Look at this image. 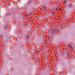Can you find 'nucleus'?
Masks as SVG:
<instances>
[{"label":"nucleus","instance_id":"nucleus-5","mask_svg":"<svg viewBox=\"0 0 75 75\" xmlns=\"http://www.w3.org/2000/svg\"><path fill=\"white\" fill-rule=\"evenodd\" d=\"M70 47L71 48H73V47L71 46H70Z\"/></svg>","mask_w":75,"mask_h":75},{"label":"nucleus","instance_id":"nucleus-3","mask_svg":"<svg viewBox=\"0 0 75 75\" xmlns=\"http://www.w3.org/2000/svg\"><path fill=\"white\" fill-rule=\"evenodd\" d=\"M44 16H41V17H40V18H44Z\"/></svg>","mask_w":75,"mask_h":75},{"label":"nucleus","instance_id":"nucleus-9","mask_svg":"<svg viewBox=\"0 0 75 75\" xmlns=\"http://www.w3.org/2000/svg\"><path fill=\"white\" fill-rule=\"evenodd\" d=\"M69 6H70V7H71V5H69Z\"/></svg>","mask_w":75,"mask_h":75},{"label":"nucleus","instance_id":"nucleus-4","mask_svg":"<svg viewBox=\"0 0 75 75\" xmlns=\"http://www.w3.org/2000/svg\"><path fill=\"white\" fill-rule=\"evenodd\" d=\"M54 10H58V8H54Z\"/></svg>","mask_w":75,"mask_h":75},{"label":"nucleus","instance_id":"nucleus-11","mask_svg":"<svg viewBox=\"0 0 75 75\" xmlns=\"http://www.w3.org/2000/svg\"><path fill=\"white\" fill-rule=\"evenodd\" d=\"M36 52L37 53V51H36Z\"/></svg>","mask_w":75,"mask_h":75},{"label":"nucleus","instance_id":"nucleus-10","mask_svg":"<svg viewBox=\"0 0 75 75\" xmlns=\"http://www.w3.org/2000/svg\"><path fill=\"white\" fill-rule=\"evenodd\" d=\"M60 11H61V9H60Z\"/></svg>","mask_w":75,"mask_h":75},{"label":"nucleus","instance_id":"nucleus-7","mask_svg":"<svg viewBox=\"0 0 75 75\" xmlns=\"http://www.w3.org/2000/svg\"><path fill=\"white\" fill-rule=\"evenodd\" d=\"M67 54H69V51H67Z\"/></svg>","mask_w":75,"mask_h":75},{"label":"nucleus","instance_id":"nucleus-2","mask_svg":"<svg viewBox=\"0 0 75 75\" xmlns=\"http://www.w3.org/2000/svg\"><path fill=\"white\" fill-rule=\"evenodd\" d=\"M55 11H54L53 12L52 14H53V15H54V16H55Z\"/></svg>","mask_w":75,"mask_h":75},{"label":"nucleus","instance_id":"nucleus-8","mask_svg":"<svg viewBox=\"0 0 75 75\" xmlns=\"http://www.w3.org/2000/svg\"><path fill=\"white\" fill-rule=\"evenodd\" d=\"M67 3V2H66V1H65L64 2V3Z\"/></svg>","mask_w":75,"mask_h":75},{"label":"nucleus","instance_id":"nucleus-1","mask_svg":"<svg viewBox=\"0 0 75 75\" xmlns=\"http://www.w3.org/2000/svg\"><path fill=\"white\" fill-rule=\"evenodd\" d=\"M31 13H28V15H27V16H28V17L30 16V15H31Z\"/></svg>","mask_w":75,"mask_h":75},{"label":"nucleus","instance_id":"nucleus-6","mask_svg":"<svg viewBox=\"0 0 75 75\" xmlns=\"http://www.w3.org/2000/svg\"><path fill=\"white\" fill-rule=\"evenodd\" d=\"M37 48L38 49H39V47H38V46H37Z\"/></svg>","mask_w":75,"mask_h":75}]
</instances>
